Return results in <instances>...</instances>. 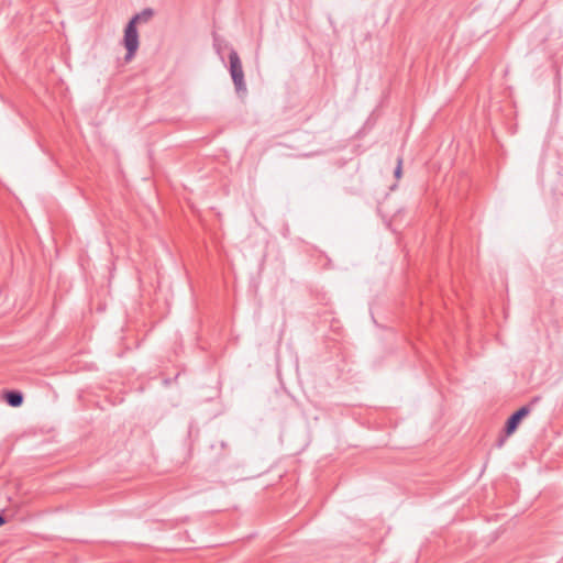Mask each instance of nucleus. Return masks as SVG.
<instances>
[{"label": "nucleus", "mask_w": 563, "mask_h": 563, "mask_svg": "<svg viewBox=\"0 0 563 563\" xmlns=\"http://www.w3.org/2000/svg\"><path fill=\"white\" fill-rule=\"evenodd\" d=\"M154 16V10L151 8H145L141 12L136 13L130 19V23L137 25V23H146Z\"/></svg>", "instance_id": "5"}, {"label": "nucleus", "mask_w": 563, "mask_h": 563, "mask_svg": "<svg viewBox=\"0 0 563 563\" xmlns=\"http://www.w3.org/2000/svg\"><path fill=\"white\" fill-rule=\"evenodd\" d=\"M1 522L2 525H4L7 522V515L4 514V510L2 509V519H1Z\"/></svg>", "instance_id": "8"}, {"label": "nucleus", "mask_w": 563, "mask_h": 563, "mask_svg": "<svg viewBox=\"0 0 563 563\" xmlns=\"http://www.w3.org/2000/svg\"><path fill=\"white\" fill-rule=\"evenodd\" d=\"M2 400H4L10 407L19 408L23 405L24 395L18 389L2 390Z\"/></svg>", "instance_id": "4"}, {"label": "nucleus", "mask_w": 563, "mask_h": 563, "mask_svg": "<svg viewBox=\"0 0 563 563\" xmlns=\"http://www.w3.org/2000/svg\"><path fill=\"white\" fill-rule=\"evenodd\" d=\"M401 174H402V158L401 157H398L397 158V166L394 170V176L395 178L399 179L401 177Z\"/></svg>", "instance_id": "6"}, {"label": "nucleus", "mask_w": 563, "mask_h": 563, "mask_svg": "<svg viewBox=\"0 0 563 563\" xmlns=\"http://www.w3.org/2000/svg\"><path fill=\"white\" fill-rule=\"evenodd\" d=\"M229 71L234 84L235 90L238 92L246 91V84L244 80L242 62L240 59L238 52L233 48L229 53Z\"/></svg>", "instance_id": "1"}, {"label": "nucleus", "mask_w": 563, "mask_h": 563, "mask_svg": "<svg viewBox=\"0 0 563 563\" xmlns=\"http://www.w3.org/2000/svg\"><path fill=\"white\" fill-rule=\"evenodd\" d=\"M508 437H506V432H504L503 435H500L496 442V446L498 449L503 448Z\"/></svg>", "instance_id": "7"}, {"label": "nucleus", "mask_w": 563, "mask_h": 563, "mask_svg": "<svg viewBox=\"0 0 563 563\" xmlns=\"http://www.w3.org/2000/svg\"><path fill=\"white\" fill-rule=\"evenodd\" d=\"M122 44L126 49L124 59L126 62H130L135 56L140 46L139 32L136 25L130 22L126 23L124 27Z\"/></svg>", "instance_id": "3"}, {"label": "nucleus", "mask_w": 563, "mask_h": 563, "mask_svg": "<svg viewBox=\"0 0 563 563\" xmlns=\"http://www.w3.org/2000/svg\"><path fill=\"white\" fill-rule=\"evenodd\" d=\"M539 401V397L533 398L529 404L520 407L514 413H511L506 420L504 432H506V437H510L516 432L521 421L529 416L532 410L534 404Z\"/></svg>", "instance_id": "2"}]
</instances>
